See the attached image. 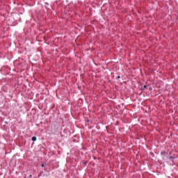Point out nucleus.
Instances as JSON below:
<instances>
[{"mask_svg": "<svg viewBox=\"0 0 178 178\" xmlns=\"http://www.w3.org/2000/svg\"><path fill=\"white\" fill-rule=\"evenodd\" d=\"M118 79H120V76H118Z\"/></svg>", "mask_w": 178, "mask_h": 178, "instance_id": "obj_4", "label": "nucleus"}, {"mask_svg": "<svg viewBox=\"0 0 178 178\" xmlns=\"http://www.w3.org/2000/svg\"><path fill=\"white\" fill-rule=\"evenodd\" d=\"M144 88H147V85H145L143 88V90H144Z\"/></svg>", "mask_w": 178, "mask_h": 178, "instance_id": "obj_2", "label": "nucleus"}, {"mask_svg": "<svg viewBox=\"0 0 178 178\" xmlns=\"http://www.w3.org/2000/svg\"><path fill=\"white\" fill-rule=\"evenodd\" d=\"M32 141H37V137L33 136V137L32 138Z\"/></svg>", "mask_w": 178, "mask_h": 178, "instance_id": "obj_1", "label": "nucleus"}, {"mask_svg": "<svg viewBox=\"0 0 178 178\" xmlns=\"http://www.w3.org/2000/svg\"><path fill=\"white\" fill-rule=\"evenodd\" d=\"M44 164H42V168H44Z\"/></svg>", "mask_w": 178, "mask_h": 178, "instance_id": "obj_3", "label": "nucleus"}]
</instances>
